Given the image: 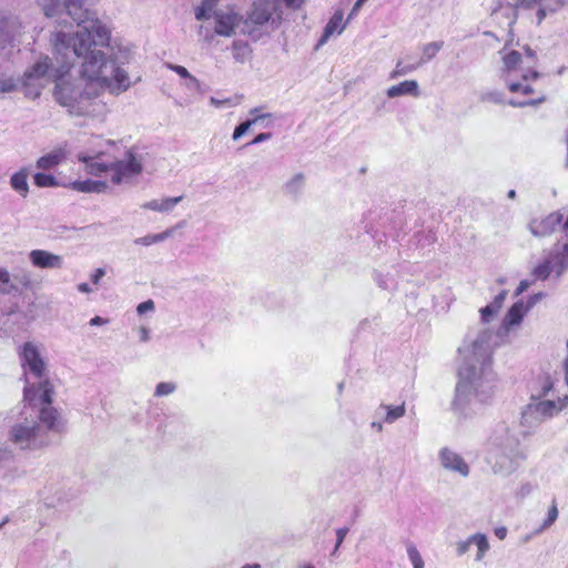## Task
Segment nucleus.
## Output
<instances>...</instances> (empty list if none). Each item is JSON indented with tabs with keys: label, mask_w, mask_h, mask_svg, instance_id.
Returning a JSON list of instances; mask_svg holds the SVG:
<instances>
[{
	"label": "nucleus",
	"mask_w": 568,
	"mask_h": 568,
	"mask_svg": "<svg viewBox=\"0 0 568 568\" xmlns=\"http://www.w3.org/2000/svg\"><path fill=\"white\" fill-rule=\"evenodd\" d=\"M41 3L47 17H59L58 22L62 23L65 22L62 16H68L79 28L74 34L58 31L52 36L57 61L77 57L81 79L99 94L108 91L118 95L131 87L125 69L129 51L109 47L111 31L93 12L83 9L80 0H41Z\"/></svg>",
	"instance_id": "nucleus-1"
},
{
	"label": "nucleus",
	"mask_w": 568,
	"mask_h": 568,
	"mask_svg": "<svg viewBox=\"0 0 568 568\" xmlns=\"http://www.w3.org/2000/svg\"><path fill=\"white\" fill-rule=\"evenodd\" d=\"M494 334L484 328L475 336H467L458 348L462 364L458 368L459 381L453 408L463 417H471L480 410V403L488 398L494 389L491 354L495 346Z\"/></svg>",
	"instance_id": "nucleus-2"
},
{
	"label": "nucleus",
	"mask_w": 568,
	"mask_h": 568,
	"mask_svg": "<svg viewBox=\"0 0 568 568\" xmlns=\"http://www.w3.org/2000/svg\"><path fill=\"white\" fill-rule=\"evenodd\" d=\"M79 160L85 163V170L89 174L103 180L74 181L72 187L75 191L84 193H101L108 189V182L113 185L130 184L138 178L143 169L141 156L129 149L120 159L109 160L104 154L97 156H79Z\"/></svg>",
	"instance_id": "nucleus-3"
},
{
	"label": "nucleus",
	"mask_w": 568,
	"mask_h": 568,
	"mask_svg": "<svg viewBox=\"0 0 568 568\" xmlns=\"http://www.w3.org/2000/svg\"><path fill=\"white\" fill-rule=\"evenodd\" d=\"M24 403L23 419L12 426L10 438L22 449L41 447L48 443L45 429L60 432L61 419L51 404Z\"/></svg>",
	"instance_id": "nucleus-4"
},
{
	"label": "nucleus",
	"mask_w": 568,
	"mask_h": 568,
	"mask_svg": "<svg viewBox=\"0 0 568 568\" xmlns=\"http://www.w3.org/2000/svg\"><path fill=\"white\" fill-rule=\"evenodd\" d=\"M18 356L26 379L24 402L31 405L51 404L53 387L48 377V366L40 345L26 342L18 347Z\"/></svg>",
	"instance_id": "nucleus-5"
},
{
	"label": "nucleus",
	"mask_w": 568,
	"mask_h": 568,
	"mask_svg": "<svg viewBox=\"0 0 568 568\" xmlns=\"http://www.w3.org/2000/svg\"><path fill=\"white\" fill-rule=\"evenodd\" d=\"M59 69L54 71V100L71 115H94L99 111L97 101L99 93L85 82L82 88L78 81L71 79V61H58Z\"/></svg>",
	"instance_id": "nucleus-6"
},
{
	"label": "nucleus",
	"mask_w": 568,
	"mask_h": 568,
	"mask_svg": "<svg viewBox=\"0 0 568 568\" xmlns=\"http://www.w3.org/2000/svg\"><path fill=\"white\" fill-rule=\"evenodd\" d=\"M304 0H254L246 12L243 32L257 40L264 26L277 29L284 20V9H298Z\"/></svg>",
	"instance_id": "nucleus-7"
},
{
	"label": "nucleus",
	"mask_w": 568,
	"mask_h": 568,
	"mask_svg": "<svg viewBox=\"0 0 568 568\" xmlns=\"http://www.w3.org/2000/svg\"><path fill=\"white\" fill-rule=\"evenodd\" d=\"M59 67H53L48 55L40 57L33 65L26 70L21 78V87L24 95L30 99H37L41 95L42 89L48 81L54 82V71Z\"/></svg>",
	"instance_id": "nucleus-8"
},
{
	"label": "nucleus",
	"mask_w": 568,
	"mask_h": 568,
	"mask_svg": "<svg viewBox=\"0 0 568 568\" xmlns=\"http://www.w3.org/2000/svg\"><path fill=\"white\" fill-rule=\"evenodd\" d=\"M568 404V395L557 399L536 400L534 397L521 414V425L535 428L545 420L556 416Z\"/></svg>",
	"instance_id": "nucleus-9"
},
{
	"label": "nucleus",
	"mask_w": 568,
	"mask_h": 568,
	"mask_svg": "<svg viewBox=\"0 0 568 568\" xmlns=\"http://www.w3.org/2000/svg\"><path fill=\"white\" fill-rule=\"evenodd\" d=\"M525 457L523 449L496 452L493 471L496 475L508 476L518 469Z\"/></svg>",
	"instance_id": "nucleus-10"
},
{
	"label": "nucleus",
	"mask_w": 568,
	"mask_h": 568,
	"mask_svg": "<svg viewBox=\"0 0 568 568\" xmlns=\"http://www.w3.org/2000/svg\"><path fill=\"white\" fill-rule=\"evenodd\" d=\"M562 222V214L551 212L547 215L536 216L529 220L527 229L534 237L542 239L550 236Z\"/></svg>",
	"instance_id": "nucleus-11"
},
{
	"label": "nucleus",
	"mask_w": 568,
	"mask_h": 568,
	"mask_svg": "<svg viewBox=\"0 0 568 568\" xmlns=\"http://www.w3.org/2000/svg\"><path fill=\"white\" fill-rule=\"evenodd\" d=\"M439 465L447 471L458 474L466 478L470 474V467L466 460L454 449L443 447L438 452Z\"/></svg>",
	"instance_id": "nucleus-12"
},
{
	"label": "nucleus",
	"mask_w": 568,
	"mask_h": 568,
	"mask_svg": "<svg viewBox=\"0 0 568 568\" xmlns=\"http://www.w3.org/2000/svg\"><path fill=\"white\" fill-rule=\"evenodd\" d=\"M525 52L526 55L524 59V63L526 64L527 71L523 73L521 81L509 80L508 89L511 92H521L524 94H529L534 91L529 82L531 80H536L539 74L538 72L532 70L536 60L535 52L529 48H527Z\"/></svg>",
	"instance_id": "nucleus-13"
},
{
	"label": "nucleus",
	"mask_w": 568,
	"mask_h": 568,
	"mask_svg": "<svg viewBox=\"0 0 568 568\" xmlns=\"http://www.w3.org/2000/svg\"><path fill=\"white\" fill-rule=\"evenodd\" d=\"M21 23L11 13L0 12V50L12 45L20 34Z\"/></svg>",
	"instance_id": "nucleus-14"
},
{
	"label": "nucleus",
	"mask_w": 568,
	"mask_h": 568,
	"mask_svg": "<svg viewBox=\"0 0 568 568\" xmlns=\"http://www.w3.org/2000/svg\"><path fill=\"white\" fill-rule=\"evenodd\" d=\"M491 445L495 447L496 452L521 449L518 437L505 425L495 429L491 436Z\"/></svg>",
	"instance_id": "nucleus-15"
},
{
	"label": "nucleus",
	"mask_w": 568,
	"mask_h": 568,
	"mask_svg": "<svg viewBox=\"0 0 568 568\" xmlns=\"http://www.w3.org/2000/svg\"><path fill=\"white\" fill-rule=\"evenodd\" d=\"M31 264L37 268L55 270L62 268L63 257L45 250H32L29 253Z\"/></svg>",
	"instance_id": "nucleus-16"
},
{
	"label": "nucleus",
	"mask_w": 568,
	"mask_h": 568,
	"mask_svg": "<svg viewBox=\"0 0 568 568\" xmlns=\"http://www.w3.org/2000/svg\"><path fill=\"white\" fill-rule=\"evenodd\" d=\"M214 20L215 33L222 37H231L239 24L240 17L234 12L215 11Z\"/></svg>",
	"instance_id": "nucleus-17"
},
{
	"label": "nucleus",
	"mask_w": 568,
	"mask_h": 568,
	"mask_svg": "<svg viewBox=\"0 0 568 568\" xmlns=\"http://www.w3.org/2000/svg\"><path fill=\"white\" fill-rule=\"evenodd\" d=\"M345 28L344 13L341 10H336L333 17L329 19L324 28V32L318 40L317 47L326 43L329 38L338 36Z\"/></svg>",
	"instance_id": "nucleus-18"
},
{
	"label": "nucleus",
	"mask_w": 568,
	"mask_h": 568,
	"mask_svg": "<svg viewBox=\"0 0 568 568\" xmlns=\"http://www.w3.org/2000/svg\"><path fill=\"white\" fill-rule=\"evenodd\" d=\"M183 196L154 199L142 204V209L159 213L171 212L181 201Z\"/></svg>",
	"instance_id": "nucleus-19"
},
{
	"label": "nucleus",
	"mask_w": 568,
	"mask_h": 568,
	"mask_svg": "<svg viewBox=\"0 0 568 568\" xmlns=\"http://www.w3.org/2000/svg\"><path fill=\"white\" fill-rule=\"evenodd\" d=\"M524 63V58L518 51H510L503 58V72L506 77H510L513 73L521 71V74L527 71L526 67L521 68ZM510 79L506 78V82L508 83Z\"/></svg>",
	"instance_id": "nucleus-20"
},
{
	"label": "nucleus",
	"mask_w": 568,
	"mask_h": 568,
	"mask_svg": "<svg viewBox=\"0 0 568 568\" xmlns=\"http://www.w3.org/2000/svg\"><path fill=\"white\" fill-rule=\"evenodd\" d=\"M527 313V307H525V303L519 301L515 303L503 320V326L506 331L511 327L519 325L523 321L525 314Z\"/></svg>",
	"instance_id": "nucleus-21"
},
{
	"label": "nucleus",
	"mask_w": 568,
	"mask_h": 568,
	"mask_svg": "<svg viewBox=\"0 0 568 568\" xmlns=\"http://www.w3.org/2000/svg\"><path fill=\"white\" fill-rule=\"evenodd\" d=\"M67 156L64 148H57L48 154L42 155L37 161V168L40 170H50L60 164Z\"/></svg>",
	"instance_id": "nucleus-22"
},
{
	"label": "nucleus",
	"mask_w": 568,
	"mask_h": 568,
	"mask_svg": "<svg viewBox=\"0 0 568 568\" xmlns=\"http://www.w3.org/2000/svg\"><path fill=\"white\" fill-rule=\"evenodd\" d=\"M400 95H413L418 97L419 90H418V83L415 80H405L400 82L399 84L392 85L387 89V97L388 98H396Z\"/></svg>",
	"instance_id": "nucleus-23"
},
{
	"label": "nucleus",
	"mask_w": 568,
	"mask_h": 568,
	"mask_svg": "<svg viewBox=\"0 0 568 568\" xmlns=\"http://www.w3.org/2000/svg\"><path fill=\"white\" fill-rule=\"evenodd\" d=\"M548 0H516V6L524 9H537V22L540 23L550 13Z\"/></svg>",
	"instance_id": "nucleus-24"
},
{
	"label": "nucleus",
	"mask_w": 568,
	"mask_h": 568,
	"mask_svg": "<svg viewBox=\"0 0 568 568\" xmlns=\"http://www.w3.org/2000/svg\"><path fill=\"white\" fill-rule=\"evenodd\" d=\"M181 225H182V223H179L175 227H170L161 233L148 234L145 236L138 237L134 240V243L138 245L150 246V245L163 242V241L168 240L169 237H171L173 235L175 229L180 227Z\"/></svg>",
	"instance_id": "nucleus-25"
},
{
	"label": "nucleus",
	"mask_w": 568,
	"mask_h": 568,
	"mask_svg": "<svg viewBox=\"0 0 568 568\" xmlns=\"http://www.w3.org/2000/svg\"><path fill=\"white\" fill-rule=\"evenodd\" d=\"M10 185L21 196L26 197L29 192L28 173L26 172V170H20L19 172H16L10 179Z\"/></svg>",
	"instance_id": "nucleus-26"
},
{
	"label": "nucleus",
	"mask_w": 568,
	"mask_h": 568,
	"mask_svg": "<svg viewBox=\"0 0 568 568\" xmlns=\"http://www.w3.org/2000/svg\"><path fill=\"white\" fill-rule=\"evenodd\" d=\"M252 50L247 42L234 41L232 45V55L236 62L244 63L251 58Z\"/></svg>",
	"instance_id": "nucleus-27"
},
{
	"label": "nucleus",
	"mask_w": 568,
	"mask_h": 568,
	"mask_svg": "<svg viewBox=\"0 0 568 568\" xmlns=\"http://www.w3.org/2000/svg\"><path fill=\"white\" fill-rule=\"evenodd\" d=\"M305 176L303 173L294 174L283 186L286 194L296 196L304 187Z\"/></svg>",
	"instance_id": "nucleus-28"
},
{
	"label": "nucleus",
	"mask_w": 568,
	"mask_h": 568,
	"mask_svg": "<svg viewBox=\"0 0 568 568\" xmlns=\"http://www.w3.org/2000/svg\"><path fill=\"white\" fill-rule=\"evenodd\" d=\"M379 409L385 412L384 422L387 424H393L397 419L402 418L406 413L404 403L398 406L382 405Z\"/></svg>",
	"instance_id": "nucleus-29"
},
{
	"label": "nucleus",
	"mask_w": 568,
	"mask_h": 568,
	"mask_svg": "<svg viewBox=\"0 0 568 568\" xmlns=\"http://www.w3.org/2000/svg\"><path fill=\"white\" fill-rule=\"evenodd\" d=\"M552 267L554 271H556L557 276H560L568 267V242L562 244L561 252H558L554 257Z\"/></svg>",
	"instance_id": "nucleus-30"
},
{
	"label": "nucleus",
	"mask_w": 568,
	"mask_h": 568,
	"mask_svg": "<svg viewBox=\"0 0 568 568\" xmlns=\"http://www.w3.org/2000/svg\"><path fill=\"white\" fill-rule=\"evenodd\" d=\"M470 541H473V545H476L478 552H477V560H481V558L485 556L487 550L489 549V544L486 535L484 534H474L470 536Z\"/></svg>",
	"instance_id": "nucleus-31"
},
{
	"label": "nucleus",
	"mask_w": 568,
	"mask_h": 568,
	"mask_svg": "<svg viewBox=\"0 0 568 568\" xmlns=\"http://www.w3.org/2000/svg\"><path fill=\"white\" fill-rule=\"evenodd\" d=\"M554 271V267H552V260L550 257L546 258L542 263L538 264L534 271H532V275L537 278V280H541V281H545L548 278V276L550 275V273Z\"/></svg>",
	"instance_id": "nucleus-32"
},
{
	"label": "nucleus",
	"mask_w": 568,
	"mask_h": 568,
	"mask_svg": "<svg viewBox=\"0 0 568 568\" xmlns=\"http://www.w3.org/2000/svg\"><path fill=\"white\" fill-rule=\"evenodd\" d=\"M406 550L408 558L413 565V568H424V560L422 558V555L419 554L417 547L413 542H406Z\"/></svg>",
	"instance_id": "nucleus-33"
},
{
	"label": "nucleus",
	"mask_w": 568,
	"mask_h": 568,
	"mask_svg": "<svg viewBox=\"0 0 568 568\" xmlns=\"http://www.w3.org/2000/svg\"><path fill=\"white\" fill-rule=\"evenodd\" d=\"M420 65H422V62H416L413 64H405L404 61L399 60L396 63L395 69L390 73V78L395 79L397 77L406 75V74L413 72L414 70H416L417 68H419Z\"/></svg>",
	"instance_id": "nucleus-34"
},
{
	"label": "nucleus",
	"mask_w": 568,
	"mask_h": 568,
	"mask_svg": "<svg viewBox=\"0 0 568 568\" xmlns=\"http://www.w3.org/2000/svg\"><path fill=\"white\" fill-rule=\"evenodd\" d=\"M443 48V42H429L423 48V57L418 62L425 63L432 60Z\"/></svg>",
	"instance_id": "nucleus-35"
},
{
	"label": "nucleus",
	"mask_w": 568,
	"mask_h": 568,
	"mask_svg": "<svg viewBox=\"0 0 568 568\" xmlns=\"http://www.w3.org/2000/svg\"><path fill=\"white\" fill-rule=\"evenodd\" d=\"M217 3L213 0H203L202 4L195 9V18L196 20H205L211 16L210 13L214 10Z\"/></svg>",
	"instance_id": "nucleus-36"
},
{
	"label": "nucleus",
	"mask_w": 568,
	"mask_h": 568,
	"mask_svg": "<svg viewBox=\"0 0 568 568\" xmlns=\"http://www.w3.org/2000/svg\"><path fill=\"white\" fill-rule=\"evenodd\" d=\"M260 118H251L239 124L233 132L232 139L234 141L241 139L252 126L257 125Z\"/></svg>",
	"instance_id": "nucleus-37"
},
{
	"label": "nucleus",
	"mask_w": 568,
	"mask_h": 568,
	"mask_svg": "<svg viewBox=\"0 0 568 568\" xmlns=\"http://www.w3.org/2000/svg\"><path fill=\"white\" fill-rule=\"evenodd\" d=\"M33 181L39 187H52L58 185L57 179L53 175L45 173H36Z\"/></svg>",
	"instance_id": "nucleus-38"
},
{
	"label": "nucleus",
	"mask_w": 568,
	"mask_h": 568,
	"mask_svg": "<svg viewBox=\"0 0 568 568\" xmlns=\"http://www.w3.org/2000/svg\"><path fill=\"white\" fill-rule=\"evenodd\" d=\"M176 390V384L173 382H161L155 386L154 396L162 397L173 394Z\"/></svg>",
	"instance_id": "nucleus-39"
},
{
	"label": "nucleus",
	"mask_w": 568,
	"mask_h": 568,
	"mask_svg": "<svg viewBox=\"0 0 568 568\" xmlns=\"http://www.w3.org/2000/svg\"><path fill=\"white\" fill-rule=\"evenodd\" d=\"M498 305L489 304L480 310V317L483 323H489L498 313Z\"/></svg>",
	"instance_id": "nucleus-40"
},
{
	"label": "nucleus",
	"mask_w": 568,
	"mask_h": 568,
	"mask_svg": "<svg viewBox=\"0 0 568 568\" xmlns=\"http://www.w3.org/2000/svg\"><path fill=\"white\" fill-rule=\"evenodd\" d=\"M20 83H21V80H16L13 78H7L3 80H0V92H3V93L13 92L18 89Z\"/></svg>",
	"instance_id": "nucleus-41"
},
{
	"label": "nucleus",
	"mask_w": 568,
	"mask_h": 568,
	"mask_svg": "<svg viewBox=\"0 0 568 568\" xmlns=\"http://www.w3.org/2000/svg\"><path fill=\"white\" fill-rule=\"evenodd\" d=\"M558 517V509L556 507V505H552L548 511V516H547V519L544 521V524L541 525V527L539 528L538 531H541L546 528H548L549 526H551L555 520L557 519Z\"/></svg>",
	"instance_id": "nucleus-42"
},
{
	"label": "nucleus",
	"mask_w": 568,
	"mask_h": 568,
	"mask_svg": "<svg viewBox=\"0 0 568 568\" xmlns=\"http://www.w3.org/2000/svg\"><path fill=\"white\" fill-rule=\"evenodd\" d=\"M545 100V97H540L538 99L532 100H526V101H517V100H510L508 103L513 106L524 108L527 105H536Z\"/></svg>",
	"instance_id": "nucleus-43"
},
{
	"label": "nucleus",
	"mask_w": 568,
	"mask_h": 568,
	"mask_svg": "<svg viewBox=\"0 0 568 568\" xmlns=\"http://www.w3.org/2000/svg\"><path fill=\"white\" fill-rule=\"evenodd\" d=\"M155 310V304L152 300L144 301L140 303L136 307V312L139 315H143L148 312H153Z\"/></svg>",
	"instance_id": "nucleus-44"
},
{
	"label": "nucleus",
	"mask_w": 568,
	"mask_h": 568,
	"mask_svg": "<svg viewBox=\"0 0 568 568\" xmlns=\"http://www.w3.org/2000/svg\"><path fill=\"white\" fill-rule=\"evenodd\" d=\"M348 532V528L346 527H343V528H338L336 530V545H335V548H334V551H333V555L336 554L338 547L342 545V542L344 541L346 535Z\"/></svg>",
	"instance_id": "nucleus-45"
},
{
	"label": "nucleus",
	"mask_w": 568,
	"mask_h": 568,
	"mask_svg": "<svg viewBox=\"0 0 568 568\" xmlns=\"http://www.w3.org/2000/svg\"><path fill=\"white\" fill-rule=\"evenodd\" d=\"M473 545V541H470V537L466 540L458 541L456 544V550L459 556L466 554L469 550V547Z\"/></svg>",
	"instance_id": "nucleus-46"
},
{
	"label": "nucleus",
	"mask_w": 568,
	"mask_h": 568,
	"mask_svg": "<svg viewBox=\"0 0 568 568\" xmlns=\"http://www.w3.org/2000/svg\"><path fill=\"white\" fill-rule=\"evenodd\" d=\"M169 69L174 71L181 78L187 80L192 74L186 70V68L178 64H169Z\"/></svg>",
	"instance_id": "nucleus-47"
},
{
	"label": "nucleus",
	"mask_w": 568,
	"mask_h": 568,
	"mask_svg": "<svg viewBox=\"0 0 568 568\" xmlns=\"http://www.w3.org/2000/svg\"><path fill=\"white\" fill-rule=\"evenodd\" d=\"M185 87L190 90V91H200L201 89V83L200 81L191 75L186 81H185Z\"/></svg>",
	"instance_id": "nucleus-48"
},
{
	"label": "nucleus",
	"mask_w": 568,
	"mask_h": 568,
	"mask_svg": "<svg viewBox=\"0 0 568 568\" xmlns=\"http://www.w3.org/2000/svg\"><path fill=\"white\" fill-rule=\"evenodd\" d=\"M261 110V108H254L250 110V115L252 118H260V120H268L272 118L271 113H262Z\"/></svg>",
	"instance_id": "nucleus-49"
},
{
	"label": "nucleus",
	"mask_w": 568,
	"mask_h": 568,
	"mask_svg": "<svg viewBox=\"0 0 568 568\" xmlns=\"http://www.w3.org/2000/svg\"><path fill=\"white\" fill-rule=\"evenodd\" d=\"M272 138V133L270 132H263V133H260L257 134L251 142L250 144H260V143H263L265 141H268L270 139Z\"/></svg>",
	"instance_id": "nucleus-50"
},
{
	"label": "nucleus",
	"mask_w": 568,
	"mask_h": 568,
	"mask_svg": "<svg viewBox=\"0 0 568 568\" xmlns=\"http://www.w3.org/2000/svg\"><path fill=\"white\" fill-rule=\"evenodd\" d=\"M210 103L215 106V108H223L225 105H231V99H223V100H220L217 98H214V97H211L210 98Z\"/></svg>",
	"instance_id": "nucleus-51"
},
{
	"label": "nucleus",
	"mask_w": 568,
	"mask_h": 568,
	"mask_svg": "<svg viewBox=\"0 0 568 568\" xmlns=\"http://www.w3.org/2000/svg\"><path fill=\"white\" fill-rule=\"evenodd\" d=\"M544 297L542 293L534 294L529 297L528 302L525 304V307H527V312L536 305L541 298Z\"/></svg>",
	"instance_id": "nucleus-52"
},
{
	"label": "nucleus",
	"mask_w": 568,
	"mask_h": 568,
	"mask_svg": "<svg viewBox=\"0 0 568 568\" xmlns=\"http://www.w3.org/2000/svg\"><path fill=\"white\" fill-rule=\"evenodd\" d=\"M554 384L549 378H546L541 386L540 396H547L552 390Z\"/></svg>",
	"instance_id": "nucleus-53"
},
{
	"label": "nucleus",
	"mask_w": 568,
	"mask_h": 568,
	"mask_svg": "<svg viewBox=\"0 0 568 568\" xmlns=\"http://www.w3.org/2000/svg\"><path fill=\"white\" fill-rule=\"evenodd\" d=\"M105 275V270L104 268H97L94 271V273L91 274V281L93 284H99V282L101 281V278Z\"/></svg>",
	"instance_id": "nucleus-54"
},
{
	"label": "nucleus",
	"mask_w": 568,
	"mask_h": 568,
	"mask_svg": "<svg viewBox=\"0 0 568 568\" xmlns=\"http://www.w3.org/2000/svg\"><path fill=\"white\" fill-rule=\"evenodd\" d=\"M531 285V282L528 281V280H523L520 281L519 285L517 286L516 288V292H515V295H520L523 294L525 291L528 290V287Z\"/></svg>",
	"instance_id": "nucleus-55"
},
{
	"label": "nucleus",
	"mask_w": 568,
	"mask_h": 568,
	"mask_svg": "<svg viewBox=\"0 0 568 568\" xmlns=\"http://www.w3.org/2000/svg\"><path fill=\"white\" fill-rule=\"evenodd\" d=\"M139 336H140V341L142 343H146L150 341V331L149 328H146L145 326H142L139 328Z\"/></svg>",
	"instance_id": "nucleus-56"
},
{
	"label": "nucleus",
	"mask_w": 568,
	"mask_h": 568,
	"mask_svg": "<svg viewBox=\"0 0 568 568\" xmlns=\"http://www.w3.org/2000/svg\"><path fill=\"white\" fill-rule=\"evenodd\" d=\"M549 3L547 4L550 11H557L559 10L566 2V0H548Z\"/></svg>",
	"instance_id": "nucleus-57"
},
{
	"label": "nucleus",
	"mask_w": 568,
	"mask_h": 568,
	"mask_svg": "<svg viewBox=\"0 0 568 568\" xmlns=\"http://www.w3.org/2000/svg\"><path fill=\"white\" fill-rule=\"evenodd\" d=\"M109 323V320L108 318H104V317H101V316H94L90 320V325L91 326H101V325H105Z\"/></svg>",
	"instance_id": "nucleus-58"
},
{
	"label": "nucleus",
	"mask_w": 568,
	"mask_h": 568,
	"mask_svg": "<svg viewBox=\"0 0 568 568\" xmlns=\"http://www.w3.org/2000/svg\"><path fill=\"white\" fill-rule=\"evenodd\" d=\"M506 295H507V292H506V291L500 292V293L495 297V300H494V302H493L491 304H494V305H498V308H500V307H501V304H503V302H504V300H505V297H506Z\"/></svg>",
	"instance_id": "nucleus-59"
},
{
	"label": "nucleus",
	"mask_w": 568,
	"mask_h": 568,
	"mask_svg": "<svg viewBox=\"0 0 568 568\" xmlns=\"http://www.w3.org/2000/svg\"><path fill=\"white\" fill-rule=\"evenodd\" d=\"M10 281V275L8 271L0 270V284H8Z\"/></svg>",
	"instance_id": "nucleus-60"
},
{
	"label": "nucleus",
	"mask_w": 568,
	"mask_h": 568,
	"mask_svg": "<svg viewBox=\"0 0 568 568\" xmlns=\"http://www.w3.org/2000/svg\"><path fill=\"white\" fill-rule=\"evenodd\" d=\"M77 288L81 293H91L92 292V288H91V286L88 283H80L77 286Z\"/></svg>",
	"instance_id": "nucleus-61"
},
{
	"label": "nucleus",
	"mask_w": 568,
	"mask_h": 568,
	"mask_svg": "<svg viewBox=\"0 0 568 568\" xmlns=\"http://www.w3.org/2000/svg\"><path fill=\"white\" fill-rule=\"evenodd\" d=\"M530 491H531V487H530V485L526 484V485H523V486L520 487V489H519V493H518V494H519L521 497H525V496L529 495V494H530Z\"/></svg>",
	"instance_id": "nucleus-62"
},
{
	"label": "nucleus",
	"mask_w": 568,
	"mask_h": 568,
	"mask_svg": "<svg viewBox=\"0 0 568 568\" xmlns=\"http://www.w3.org/2000/svg\"><path fill=\"white\" fill-rule=\"evenodd\" d=\"M495 535L499 539H504L507 535V529L505 527H499L495 529Z\"/></svg>",
	"instance_id": "nucleus-63"
},
{
	"label": "nucleus",
	"mask_w": 568,
	"mask_h": 568,
	"mask_svg": "<svg viewBox=\"0 0 568 568\" xmlns=\"http://www.w3.org/2000/svg\"><path fill=\"white\" fill-rule=\"evenodd\" d=\"M257 124H260L263 128H271L273 125V121L272 118L268 120H260Z\"/></svg>",
	"instance_id": "nucleus-64"
}]
</instances>
